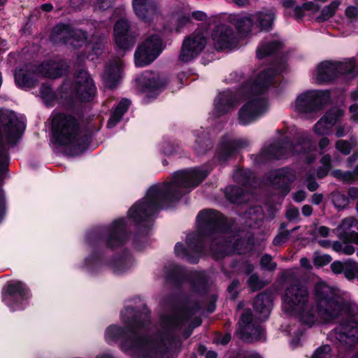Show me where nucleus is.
<instances>
[{
	"label": "nucleus",
	"instance_id": "1",
	"mask_svg": "<svg viewBox=\"0 0 358 358\" xmlns=\"http://www.w3.org/2000/svg\"><path fill=\"white\" fill-rule=\"evenodd\" d=\"M314 298L317 315L310 306V294L307 285L299 280L289 282L282 297L286 311L296 314L300 321L310 327L318 321L329 323L343 314V319L334 329L332 336L346 348L358 341V307L346 303L335 290L324 282L315 284Z\"/></svg>",
	"mask_w": 358,
	"mask_h": 358
},
{
	"label": "nucleus",
	"instance_id": "2",
	"mask_svg": "<svg viewBox=\"0 0 358 358\" xmlns=\"http://www.w3.org/2000/svg\"><path fill=\"white\" fill-rule=\"evenodd\" d=\"M199 234L187 236V250L199 255L203 245L201 236L208 237L212 243L210 250L216 259L226 255L243 254L247 251V242L236 235H233L222 215L214 210H204L197 216Z\"/></svg>",
	"mask_w": 358,
	"mask_h": 358
},
{
	"label": "nucleus",
	"instance_id": "3",
	"mask_svg": "<svg viewBox=\"0 0 358 358\" xmlns=\"http://www.w3.org/2000/svg\"><path fill=\"white\" fill-rule=\"evenodd\" d=\"M208 174L206 170L195 168L176 172L170 184L152 186L142 201L134 204L128 215L137 224L145 221L160 207L179 200L188 189L197 186Z\"/></svg>",
	"mask_w": 358,
	"mask_h": 358
},
{
	"label": "nucleus",
	"instance_id": "4",
	"mask_svg": "<svg viewBox=\"0 0 358 358\" xmlns=\"http://www.w3.org/2000/svg\"><path fill=\"white\" fill-rule=\"evenodd\" d=\"M134 313L133 308H126L122 314L123 321L127 324L126 329L110 326L106 331V338L108 341L122 339V348L124 350H132L133 358H171L179 345L178 341L172 336H169L155 344L147 338L139 336L137 329L141 325L136 320L129 322L124 317L125 315H133Z\"/></svg>",
	"mask_w": 358,
	"mask_h": 358
},
{
	"label": "nucleus",
	"instance_id": "5",
	"mask_svg": "<svg viewBox=\"0 0 358 358\" xmlns=\"http://www.w3.org/2000/svg\"><path fill=\"white\" fill-rule=\"evenodd\" d=\"M274 76L272 69L264 71L252 83L246 84L238 92V96L248 99L238 111L240 124H250L267 110L266 100L262 94L270 87Z\"/></svg>",
	"mask_w": 358,
	"mask_h": 358
},
{
	"label": "nucleus",
	"instance_id": "6",
	"mask_svg": "<svg viewBox=\"0 0 358 358\" xmlns=\"http://www.w3.org/2000/svg\"><path fill=\"white\" fill-rule=\"evenodd\" d=\"M300 139L301 141L294 145L289 143L287 141H283L264 147L257 157L258 162H264L267 160L306 152V148L310 145L311 140L306 133L300 135Z\"/></svg>",
	"mask_w": 358,
	"mask_h": 358
},
{
	"label": "nucleus",
	"instance_id": "7",
	"mask_svg": "<svg viewBox=\"0 0 358 358\" xmlns=\"http://www.w3.org/2000/svg\"><path fill=\"white\" fill-rule=\"evenodd\" d=\"M358 221L354 217H348L342 220L339 225L334 229L336 236L341 241L332 243V249L338 253L351 255L355 252V248L350 243L358 245Z\"/></svg>",
	"mask_w": 358,
	"mask_h": 358
},
{
	"label": "nucleus",
	"instance_id": "8",
	"mask_svg": "<svg viewBox=\"0 0 358 358\" xmlns=\"http://www.w3.org/2000/svg\"><path fill=\"white\" fill-rule=\"evenodd\" d=\"M52 129L56 141L61 145H67L77 139L80 127L78 120L74 116L58 113L52 117Z\"/></svg>",
	"mask_w": 358,
	"mask_h": 358
},
{
	"label": "nucleus",
	"instance_id": "9",
	"mask_svg": "<svg viewBox=\"0 0 358 358\" xmlns=\"http://www.w3.org/2000/svg\"><path fill=\"white\" fill-rule=\"evenodd\" d=\"M328 96L321 91H308L296 99V110L306 116L321 110L326 104Z\"/></svg>",
	"mask_w": 358,
	"mask_h": 358
},
{
	"label": "nucleus",
	"instance_id": "10",
	"mask_svg": "<svg viewBox=\"0 0 358 358\" xmlns=\"http://www.w3.org/2000/svg\"><path fill=\"white\" fill-rule=\"evenodd\" d=\"M162 51V41L159 36L148 37L136 50L135 64L137 66H144L152 63Z\"/></svg>",
	"mask_w": 358,
	"mask_h": 358
},
{
	"label": "nucleus",
	"instance_id": "11",
	"mask_svg": "<svg viewBox=\"0 0 358 358\" xmlns=\"http://www.w3.org/2000/svg\"><path fill=\"white\" fill-rule=\"evenodd\" d=\"M96 92L94 83L88 72L80 71L72 87V96L80 101L88 102L94 99Z\"/></svg>",
	"mask_w": 358,
	"mask_h": 358
},
{
	"label": "nucleus",
	"instance_id": "12",
	"mask_svg": "<svg viewBox=\"0 0 358 358\" xmlns=\"http://www.w3.org/2000/svg\"><path fill=\"white\" fill-rule=\"evenodd\" d=\"M213 45L217 51L232 50L238 44V38L234 29L226 24L217 25L212 31Z\"/></svg>",
	"mask_w": 358,
	"mask_h": 358
},
{
	"label": "nucleus",
	"instance_id": "13",
	"mask_svg": "<svg viewBox=\"0 0 358 358\" xmlns=\"http://www.w3.org/2000/svg\"><path fill=\"white\" fill-rule=\"evenodd\" d=\"M206 38L201 33H194L186 37L182 44L178 59L183 63H187L196 58L204 49Z\"/></svg>",
	"mask_w": 358,
	"mask_h": 358
},
{
	"label": "nucleus",
	"instance_id": "14",
	"mask_svg": "<svg viewBox=\"0 0 358 358\" xmlns=\"http://www.w3.org/2000/svg\"><path fill=\"white\" fill-rule=\"evenodd\" d=\"M115 41L123 50L131 49L135 43V37L129 32V24L124 19L117 21L114 26Z\"/></svg>",
	"mask_w": 358,
	"mask_h": 358
},
{
	"label": "nucleus",
	"instance_id": "15",
	"mask_svg": "<svg viewBox=\"0 0 358 358\" xmlns=\"http://www.w3.org/2000/svg\"><path fill=\"white\" fill-rule=\"evenodd\" d=\"M240 97L230 91L220 93L215 100L214 114L216 117L230 112L238 103Z\"/></svg>",
	"mask_w": 358,
	"mask_h": 358
},
{
	"label": "nucleus",
	"instance_id": "16",
	"mask_svg": "<svg viewBox=\"0 0 358 358\" xmlns=\"http://www.w3.org/2000/svg\"><path fill=\"white\" fill-rule=\"evenodd\" d=\"M37 71L43 77L56 79L66 73L68 66L62 61H48L40 65Z\"/></svg>",
	"mask_w": 358,
	"mask_h": 358
},
{
	"label": "nucleus",
	"instance_id": "17",
	"mask_svg": "<svg viewBox=\"0 0 358 358\" xmlns=\"http://www.w3.org/2000/svg\"><path fill=\"white\" fill-rule=\"evenodd\" d=\"M137 83L143 92H148L162 88L166 84V81L159 74L145 72L137 78Z\"/></svg>",
	"mask_w": 358,
	"mask_h": 358
},
{
	"label": "nucleus",
	"instance_id": "18",
	"mask_svg": "<svg viewBox=\"0 0 358 358\" xmlns=\"http://www.w3.org/2000/svg\"><path fill=\"white\" fill-rule=\"evenodd\" d=\"M134 10L141 20L148 22L157 14V5L152 0H133Z\"/></svg>",
	"mask_w": 358,
	"mask_h": 358
},
{
	"label": "nucleus",
	"instance_id": "19",
	"mask_svg": "<svg viewBox=\"0 0 358 358\" xmlns=\"http://www.w3.org/2000/svg\"><path fill=\"white\" fill-rule=\"evenodd\" d=\"M248 145L247 140L244 139H231L226 138L222 142L220 150L218 154L219 160L224 162L231 156L236 153L238 150L246 147Z\"/></svg>",
	"mask_w": 358,
	"mask_h": 358
},
{
	"label": "nucleus",
	"instance_id": "20",
	"mask_svg": "<svg viewBox=\"0 0 358 358\" xmlns=\"http://www.w3.org/2000/svg\"><path fill=\"white\" fill-rule=\"evenodd\" d=\"M127 238L124 220L115 221L110 228L109 236L107 239V245L114 248L121 245Z\"/></svg>",
	"mask_w": 358,
	"mask_h": 358
},
{
	"label": "nucleus",
	"instance_id": "21",
	"mask_svg": "<svg viewBox=\"0 0 358 358\" xmlns=\"http://www.w3.org/2000/svg\"><path fill=\"white\" fill-rule=\"evenodd\" d=\"M123 61L120 59H115L106 69L103 74L105 85L110 88L115 87L121 78Z\"/></svg>",
	"mask_w": 358,
	"mask_h": 358
},
{
	"label": "nucleus",
	"instance_id": "22",
	"mask_svg": "<svg viewBox=\"0 0 358 358\" xmlns=\"http://www.w3.org/2000/svg\"><path fill=\"white\" fill-rule=\"evenodd\" d=\"M196 313V310H183L173 315H166L162 318V322L165 329L181 328Z\"/></svg>",
	"mask_w": 358,
	"mask_h": 358
},
{
	"label": "nucleus",
	"instance_id": "23",
	"mask_svg": "<svg viewBox=\"0 0 358 358\" xmlns=\"http://www.w3.org/2000/svg\"><path fill=\"white\" fill-rule=\"evenodd\" d=\"M315 76L319 82H329L338 78L335 62L325 61L320 63L317 66Z\"/></svg>",
	"mask_w": 358,
	"mask_h": 358
},
{
	"label": "nucleus",
	"instance_id": "24",
	"mask_svg": "<svg viewBox=\"0 0 358 358\" xmlns=\"http://www.w3.org/2000/svg\"><path fill=\"white\" fill-rule=\"evenodd\" d=\"M271 182L279 187H287L295 179V174L292 169L282 168L272 171L269 176Z\"/></svg>",
	"mask_w": 358,
	"mask_h": 358
},
{
	"label": "nucleus",
	"instance_id": "25",
	"mask_svg": "<svg viewBox=\"0 0 358 358\" xmlns=\"http://www.w3.org/2000/svg\"><path fill=\"white\" fill-rule=\"evenodd\" d=\"M32 69L31 65H25L24 68L16 71L15 73V80L16 83L22 87H31L34 85V73H31Z\"/></svg>",
	"mask_w": 358,
	"mask_h": 358
},
{
	"label": "nucleus",
	"instance_id": "26",
	"mask_svg": "<svg viewBox=\"0 0 358 358\" xmlns=\"http://www.w3.org/2000/svg\"><path fill=\"white\" fill-rule=\"evenodd\" d=\"M272 301L268 294L261 293L257 296L254 301V308L257 312L262 315V318L268 317Z\"/></svg>",
	"mask_w": 358,
	"mask_h": 358
},
{
	"label": "nucleus",
	"instance_id": "27",
	"mask_svg": "<svg viewBox=\"0 0 358 358\" xmlns=\"http://www.w3.org/2000/svg\"><path fill=\"white\" fill-rule=\"evenodd\" d=\"M71 34V26L66 24H57L52 30L50 38L55 43H69V37Z\"/></svg>",
	"mask_w": 358,
	"mask_h": 358
},
{
	"label": "nucleus",
	"instance_id": "28",
	"mask_svg": "<svg viewBox=\"0 0 358 358\" xmlns=\"http://www.w3.org/2000/svg\"><path fill=\"white\" fill-rule=\"evenodd\" d=\"M28 289L21 282L8 286L6 293L3 294V301L9 303L11 298L19 295L22 299H25L28 296Z\"/></svg>",
	"mask_w": 358,
	"mask_h": 358
},
{
	"label": "nucleus",
	"instance_id": "29",
	"mask_svg": "<svg viewBox=\"0 0 358 358\" xmlns=\"http://www.w3.org/2000/svg\"><path fill=\"white\" fill-rule=\"evenodd\" d=\"M358 146L357 135H351L348 140L338 139L335 143V148L341 154L348 155L351 151Z\"/></svg>",
	"mask_w": 358,
	"mask_h": 358
},
{
	"label": "nucleus",
	"instance_id": "30",
	"mask_svg": "<svg viewBox=\"0 0 358 358\" xmlns=\"http://www.w3.org/2000/svg\"><path fill=\"white\" fill-rule=\"evenodd\" d=\"M130 103V101L127 99H123L120 101L108 121V127L111 128L115 127L122 119V115L127 110Z\"/></svg>",
	"mask_w": 358,
	"mask_h": 358
},
{
	"label": "nucleus",
	"instance_id": "31",
	"mask_svg": "<svg viewBox=\"0 0 358 358\" xmlns=\"http://www.w3.org/2000/svg\"><path fill=\"white\" fill-rule=\"evenodd\" d=\"M183 270L178 266L171 264L165 267L166 282L178 284L183 277Z\"/></svg>",
	"mask_w": 358,
	"mask_h": 358
},
{
	"label": "nucleus",
	"instance_id": "32",
	"mask_svg": "<svg viewBox=\"0 0 358 358\" xmlns=\"http://www.w3.org/2000/svg\"><path fill=\"white\" fill-rule=\"evenodd\" d=\"M231 21L237 29L243 33H248L253 25V20L251 15L245 16L236 15L231 18Z\"/></svg>",
	"mask_w": 358,
	"mask_h": 358
},
{
	"label": "nucleus",
	"instance_id": "33",
	"mask_svg": "<svg viewBox=\"0 0 358 358\" xmlns=\"http://www.w3.org/2000/svg\"><path fill=\"white\" fill-rule=\"evenodd\" d=\"M240 338L246 343H253L263 338V330L259 326L254 324L250 329L239 334Z\"/></svg>",
	"mask_w": 358,
	"mask_h": 358
},
{
	"label": "nucleus",
	"instance_id": "34",
	"mask_svg": "<svg viewBox=\"0 0 358 358\" xmlns=\"http://www.w3.org/2000/svg\"><path fill=\"white\" fill-rule=\"evenodd\" d=\"M87 33L81 29H74L71 27V34L69 37V43L71 47L78 48L87 43Z\"/></svg>",
	"mask_w": 358,
	"mask_h": 358
},
{
	"label": "nucleus",
	"instance_id": "35",
	"mask_svg": "<svg viewBox=\"0 0 358 358\" xmlns=\"http://www.w3.org/2000/svg\"><path fill=\"white\" fill-rule=\"evenodd\" d=\"M275 19V13L272 9H264L258 13V20L262 29L269 30Z\"/></svg>",
	"mask_w": 358,
	"mask_h": 358
},
{
	"label": "nucleus",
	"instance_id": "36",
	"mask_svg": "<svg viewBox=\"0 0 358 358\" xmlns=\"http://www.w3.org/2000/svg\"><path fill=\"white\" fill-rule=\"evenodd\" d=\"M282 44L279 41H271L262 43L257 50V57L262 59L275 53L282 48Z\"/></svg>",
	"mask_w": 358,
	"mask_h": 358
},
{
	"label": "nucleus",
	"instance_id": "37",
	"mask_svg": "<svg viewBox=\"0 0 358 358\" xmlns=\"http://www.w3.org/2000/svg\"><path fill=\"white\" fill-rule=\"evenodd\" d=\"M341 5V1L335 0L331 1L329 5L324 6L321 11L320 15L317 16L316 20L318 22H324L332 17L338 6Z\"/></svg>",
	"mask_w": 358,
	"mask_h": 358
},
{
	"label": "nucleus",
	"instance_id": "38",
	"mask_svg": "<svg viewBox=\"0 0 358 358\" xmlns=\"http://www.w3.org/2000/svg\"><path fill=\"white\" fill-rule=\"evenodd\" d=\"M252 322V313L250 309H244L241 315L240 320L238 322V327L237 334H240L245 330L250 329L254 325Z\"/></svg>",
	"mask_w": 358,
	"mask_h": 358
},
{
	"label": "nucleus",
	"instance_id": "39",
	"mask_svg": "<svg viewBox=\"0 0 358 358\" xmlns=\"http://www.w3.org/2000/svg\"><path fill=\"white\" fill-rule=\"evenodd\" d=\"M212 147V143L206 134L202 136H198L196 140L194 150L198 155H202L207 152Z\"/></svg>",
	"mask_w": 358,
	"mask_h": 358
},
{
	"label": "nucleus",
	"instance_id": "40",
	"mask_svg": "<svg viewBox=\"0 0 358 358\" xmlns=\"http://www.w3.org/2000/svg\"><path fill=\"white\" fill-rule=\"evenodd\" d=\"M338 76L343 74L352 73L356 66V59L355 58H348L343 62H335Z\"/></svg>",
	"mask_w": 358,
	"mask_h": 358
},
{
	"label": "nucleus",
	"instance_id": "41",
	"mask_svg": "<svg viewBox=\"0 0 358 358\" xmlns=\"http://www.w3.org/2000/svg\"><path fill=\"white\" fill-rule=\"evenodd\" d=\"M334 136L337 138L348 137L351 135H357L353 132L352 127L348 123H339L335 125L334 129Z\"/></svg>",
	"mask_w": 358,
	"mask_h": 358
},
{
	"label": "nucleus",
	"instance_id": "42",
	"mask_svg": "<svg viewBox=\"0 0 358 358\" xmlns=\"http://www.w3.org/2000/svg\"><path fill=\"white\" fill-rule=\"evenodd\" d=\"M343 111L336 107L329 110L322 117L331 125L334 126L342 117Z\"/></svg>",
	"mask_w": 358,
	"mask_h": 358
},
{
	"label": "nucleus",
	"instance_id": "43",
	"mask_svg": "<svg viewBox=\"0 0 358 358\" xmlns=\"http://www.w3.org/2000/svg\"><path fill=\"white\" fill-rule=\"evenodd\" d=\"M243 193L242 189L238 186H229L225 189L227 197L233 203L241 202Z\"/></svg>",
	"mask_w": 358,
	"mask_h": 358
},
{
	"label": "nucleus",
	"instance_id": "44",
	"mask_svg": "<svg viewBox=\"0 0 358 358\" xmlns=\"http://www.w3.org/2000/svg\"><path fill=\"white\" fill-rule=\"evenodd\" d=\"M345 268L343 271L345 277L349 280H352L357 277V262L353 259H349L345 261Z\"/></svg>",
	"mask_w": 358,
	"mask_h": 358
},
{
	"label": "nucleus",
	"instance_id": "45",
	"mask_svg": "<svg viewBox=\"0 0 358 358\" xmlns=\"http://www.w3.org/2000/svg\"><path fill=\"white\" fill-rule=\"evenodd\" d=\"M248 285L252 292L258 291L266 286V283L254 273L248 280Z\"/></svg>",
	"mask_w": 358,
	"mask_h": 358
},
{
	"label": "nucleus",
	"instance_id": "46",
	"mask_svg": "<svg viewBox=\"0 0 358 358\" xmlns=\"http://www.w3.org/2000/svg\"><path fill=\"white\" fill-rule=\"evenodd\" d=\"M331 127L332 126L325 120V118L322 117L314 125L313 131L317 135L327 134Z\"/></svg>",
	"mask_w": 358,
	"mask_h": 358
},
{
	"label": "nucleus",
	"instance_id": "47",
	"mask_svg": "<svg viewBox=\"0 0 358 358\" xmlns=\"http://www.w3.org/2000/svg\"><path fill=\"white\" fill-rule=\"evenodd\" d=\"M331 200L335 207L339 209L345 208L349 203L348 197L340 192L334 193L332 194Z\"/></svg>",
	"mask_w": 358,
	"mask_h": 358
},
{
	"label": "nucleus",
	"instance_id": "48",
	"mask_svg": "<svg viewBox=\"0 0 358 358\" xmlns=\"http://www.w3.org/2000/svg\"><path fill=\"white\" fill-rule=\"evenodd\" d=\"M175 252L177 256L186 257L187 261L191 263H196L198 258H194L188 254V251L184 248L182 243H178L175 246Z\"/></svg>",
	"mask_w": 358,
	"mask_h": 358
},
{
	"label": "nucleus",
	"instance_id": "49",
	"mask_svg": "<svg viewBox=\"0 0 358 358\" xmlns=\"http://www.w3.org/2000/svg\"><path fill=\"white\" fill-rule=\"evenodd\" d=\"M331 348L326 345L319 348L314 353L312 358H331Z\"/></svg>",
	"mask_w": 358,
	"mask_h": 358
},
{
	"label": "nucleus",
	"instance_id": "50",
	"mask_svg": "<svg viewBox=\"0 0 358 358\" xmlns=\"http://www.w3.org/2000/svg\"><path fill=\"white\" fill-rule=\"evenodd\" d=\"M262 266L267 270L273 271L277 266V264L272 261V257L269 255H264L260 261Z\"/></svg>",
	"mask_w": 358,
	"mask_h": 358
},
{
	"label": "nucleus",
	"instance_id": "51",
	"mask_svg": "<svg viewBox=\"0 0 358 358\" xmlns=\"http://www.w3.org/2000/svg\"><path fill=\"white\" fill-rule=\"evenodd\" d=\"M291 234V231L288 230L279 232L273 238V243L275 245H280L284 243Z\"/></svg>",
	"mask_w": 358,
	"mask_h": 358
},
{
	"label": "nucleus",
	"instance_id": "52",
	"mask_svg": "<svg viewBox=\"0 0 358 358\" xmlns=\"http://www.w3.org/2000/svg\"><path fill=\"white\" fill-rule=\"evenodd\" d=\"M247 213L249 215V218L254 221L257 219H261L263 215L262 210L259 206L250 208Z\"/></svg>",
	"mask_w": 358,
	"mask_h": 358
},
{
	"label": "nucleus",
	"instance_id": "53",
	"mask_svg": "<svg viewBox=\"0 0 358 358\" xmlns=\"http://www.w3.org/2000/svg\"><path fill=\"white\" fill-rule=\"evenodd\" d=\"M345 262H341L339 261L334 262L331 264V268L332 271L336 274H340L341 273H343L345 268Z\"/></svg>",
	"mask_w": 358,
	"mask_h": 358
},
{
	"label": "nucleus",
	"instance_id": "54",
	"mask_svg": "<svg viewBox=\"0 0 358 358\" xmlns=\"http://www.w3.org/2000/svg\"><path fill=\"white\" fill-rule=\"evenodd\" d=\"M318 183L315 181L313 174H309L306 178V187L311 191H315L318 188Z\"/></svg>",
	"mask_w": 358,
	"mask_h": 358
},
{
	"label": "nucleus",
	"instance_id": "55",
	"mask_svg": "<svg viewBox=\"0 0 358 358\" xmlns=\"http://www.w3.org/2000/svg\"><path fill=\"white\" fill-rule=\"evenodd\" d=\"M329 232L330 229L329 227L320 226L315 229L313 234L321 237H327L329 235Z\"/></svg>",
	"mask_w": 358,
	"mask_h": 358
},
{
	"label": "nucleus",
	"instance_id": "56",
	"mask_svg": "<svg viewBox=\"0 0 358 358\" xmlns=\"http://www.w3.org/2000/svg\"><path fill=\"white\" fill-rule=\"evenodd\" d=\"M331 257L328 255H326L316 257L314 259V262L317 266H323L329 264L331 262Z\"/></svg>",
	"mask_w": 358,
	"mask_h": 358
},
{
	"label": "nucleus",
	"instance_id": "57",
	"mask_svg": "<svg viewBox=\"0 0 358 358\" xmlns=\"http://www.w3.org/2000/svg\"><path fill=\"white\" fill-rule=\"evenodd\" d=\"M345 13L347 17L353 20L358 16V8L353 6H348L346 8Z\"/></svg>",
	"mask_w": 358,
	"mask_h": 358
},
{
	"label": "nucleus",
	"instance_id": "58",
	"mask_svg": "<svg viewBox=\"0 0 358 358\" xmlns=\"http://www.w3.org/2000/svg\"><path fill=\"white\" fill-rule=\"evenodd\" d=\"M358 178V174L355 172V169L353 171H345L343 173L342 180L344 182H350Z\"/></svg>",
	"mask_w": 358,
	"mask_h": 358
},
{
	"label": "nucleus",
	"instance_id": "59",
	"mask_svg": "<svg viewBox=\"0 0 358 358\" xmlns=\"http://www.w3.org/2000/svg\"><path fill=\"white\" fill-rule=\"evenodd\" d=\"M299 211L298 208L295 207L289 208L286 212V217L289 220H294L299 217Z\"/></svg>",
	"mask_w": 358,
	"mask_h": 358
},
{
	"label": "nucleus",
	"instance_id": "60",
	"mask_svg": "<svg viewBox=\"0 0 358 358\" xmlns=\"http://www.w3.org/2000/svg\"><path fill=\"white\" fill-rule=\"evenodd\" d=\"M177 21H178V31H179V29H180L184 25H185L191 22V17L188 15H181L178 17Z\"/></svg>",
	"mask_w": 358,
	"mask_h": 358
},
{
	"label": "nucleus",
	"instance_id": "61",
	"mask_svg": "<svg viewBox=\"0 0 358 358\" xmlns=\"http://www.w3.org/2000/svg\"><path fill=\"white\" fill-rule=\"evenodd\" d=\"M192 17L199 21H205L207 20V15L203 11H194L192 13Z\"/></svg>",
	"mask_w": 358,
	"mask_h": 358
},
{
	"label": "nucleus",
	"instance_id": "62",
	"mask_svg": "<svg viewBox=\"0 0 358 358\" xmlns=\"http://www.w3.org/2000/svg\"><path fill=\"white\" fill-rule=\"evenodd\" d=\"M330 169H329L328 167L321 166L320 167L318 168V169L317 171V178H322L325 177L329 172Z\"/></svg>",
	"mask_w": 358,
	"mask_h": 358
},
{
	"label": "nucleus",
	"instance_id": "63",
	"mask_svg": "<svg viewBox=\"0 0 358 358\" xmlns=\"http://www.w3.org/2000/svg\"><path fill=\"white\" fill-rule=\"evenodd\" d=\"M320 162H321L322 166H326L329 169H331V158L329 155L327 154V155H324L322 157Z\"/></svg>",
	"mask_w": 358,
	"mask_h": 358
},
{
	"label": "nucleus",
	"instance_id": "64",
	"mask_svg": "<svg viewBox=\"0 0 358 358\" xmlns=\"http://www.w3.org/2000/svg\"><path fill=\"white\" fill-rule=\"evenodd\" d=\"M306 194L303 190H299L294 193L293 199L296 202H301L306 199Z\"/></svg>",
	"mask_w": 358,
	"mask_h": 358
}]
</instances>
